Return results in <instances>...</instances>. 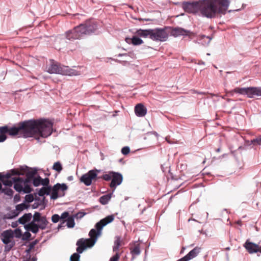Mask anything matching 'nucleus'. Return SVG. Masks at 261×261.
Here are the masks:
<instances>
[{
  "mask_svg": "<svg viewBox=\"0 0 261 261\" xmlns=\"http://www.w3.org/2000/svg\"><path fill=\"white\" fill-rule=\"evenodd\" d=\"M53 169L54 170L58 172V173H60L62 170L63 167H62V164H61L60 162H57L54 163L53 167Z\"/></svg>",
  "mask_w": 261,
  "mask_h": 261,
  "instance_id": "31",
  "label": "nucleus"
},
{
  "mask_svg": "<svg viewBox=\"0 0 261 261\" xmlns=\"http://www.w3.org/2000/svg\"><path fill=\"white\" fill-rule=\"evenodd\" d=\"M201 2L200 12L207 18H215L220 14H225L229 1H199Z\"/></svg>",
  "mask_w": 261,
  "mask_h": 261,
  "instance_id": "3",
  "label": "nucleus"
},
{
  "mask_svg": "<svg viewBox=\"0 0 261 261\" xmlns=\"http://www.w3.org/2000/svg\"><path fill=\"white\" fill-rule=\"evenodd\" d=\"M15 237L16 238H20L21 236V231L19 229H16L14 230Z\"/></svg>",
  "mask_w": 261,
  "mask_h": 261,
  "instance_id": "48",
  "label": "nucleus"
},
{
  "mask_svg": "<svg viewBox=\"0 0 261 261\" xmlns=\"http://www.w3.org/2000/svg\"><path fill=\"white\" fill-rule=\"evenodd\" d=\"M130 252L133 255H138L140 253L139 245H135L134 247L130 249Z\"/></svg>",
  "mask_w": 261,
  "mask_h": 261,
  "instance_id": "29",
  "label": "nucleus"
},
{
  "mask_svg": "<svg viewBox=\"0 0 261 261\" xmlns=\"http://www.w3.org/2000/svg\"><path fill=\"white\" fill-rule=\"evenodd\" d=\"M25 228L27 230L31 231L34 233H37L39 231L40 227L38 224L34 223V222H31L25 226Z\"/></svg>",
  "mask_w": 261,
  "mask_h": 261,
  "instance_id": "20",
  "label": "nucleus"
},
{
  "mask_svg": "<svg viewBox=\"0 0 261 261\" xmlns=\"http://www.w3.org/2000/svg\"><path fill=\"white\" fill-rule=\"evenodd\" d=\"M20 174H21L19 171L13 169L11 170L10 173H8L5 175H2V176L4 179H12V176Z\"/></svg>",
  "mask_w": 261,
  "mask_h": 261,
  "instance_id": "26",
  "label": "nucleus"
},
{
  "mask_svg": "<svg viewBox=\"0 0 261 261\" xmlns=\"http://www.w3.org/2000/svg\"><path fill=\"white\" fill-rule=\"evenodd\" d=\"M72 176H70V177H69V180L72 179Z\"/></svg>",
  "mask_w": 261,
  "mask_h": 261,
  "instance_id": "59",
  "label": "nucleus"
},
{
  "mask_svg": "<svg viewBox=\"0 0 261 261\" xmlns=\"http://www.w3.org/2000/svg\"><path fill=\"white\" fill-rule=\"evenodd\" d=\"M137 36L143 37L147 38L149 37L150 38L151 37V29L142 30L139 29L136 32Z\"/></svg>",
  "mask_w": 261,
  "mask_h": 261,
  "instance_id": "19",
  "label": "nucleus"
},
{
  "mask_svg": "<svg viewBox=\"0 0 261 261\" xmlns=\"http://www.w3.org/2000/svg\"><path fill=\"white\" fill-rule=\"evenodd\" d=\"M26 178L25 179H23V184H29L31 182V181L33 180V178H28V176H26Z\"/></svg>",
  "mask_w": 261,
  "mask_h": 261,
  "instance_id": "49",
  "label": "nucleus"
},
{
  "mask_svg": "<svg viewBox=\"0 0 261 261\" xmlns=\"http://www.w3.org/2000/svg\"><path fill=\"white\" fill-rule=\"evenodd\" d=\"M232 92L239 93L241 94L247 95V88H239L237 87L232 90Z\"/></svg>",
  "mask_w": 261,
  "mask_h": 261,
  "instance_id": "32",
  "label": "nucleus"
},
{
  "mask_svg": "<svg viewBox=\"0 0 261 261\" xmlns=\"http://www.w3.org/2000/svg\"><path fill=\"white\" fill-rule=\"evenodd\" d=\"M79 253H74L70 256V261H80Z\"/></svg>",
  "mask_w": 261,
  "mask_h": 261,
  "instance_id": "36",
  "label": "nucleus"
},
{
  "mask_svg": "<svg viewBox=\"0 0 261 261\" xmlns=\"http://www.w3.org/2000/svg\"><path fill=\"white\" fill-rule=\"evenodd\" d=\"M130 152V149L128 147H124L121 149V152L124 155H126Z\"/></svg>",
  "mask_w": 261,
  "mask_h": 261,
  "instance_id": "44",
  "label": "nucleus"
},
{
  "mask_svg": "<svg viewBox=\"0 0 261 261\" xmlns=\"http://www.w3.org/2000/svg\"><path fill=\"white\" fill-rule=\"evenodd\" d=\"M239 5H242V7H234V8H233V9L231 10L237 11L241 10L244 7L243 4H239Z\"/></svg>",
  "mask_w": 261,
  "mask_h": 261,
  "instance_id": "52",
  "label": "nucleus"
},
{
  "mask_svg": "<svg viewBox=\"0 0 261 261\" xmlns=\"http://www.w3.org/2000/svg\"><path fill=\"white\" fill-rule=\"evenodd\" d=\"M41 177L38 176L37 178H34L33 180V185L35 187H37L41 185Z\"/></svg>",
  "mask_w": 261,
  "mask_h": 261,
  "instance_id": "38",
  "label": "nucleus"
},
{
  "mask_svg": "<svg viewBox=\"0 0 261 261\" xmlns=\"http://www.w3.org/2000/svg\"><path fill=\"white\" fill-rule=\"evenodd\" d=\"M101 178L106 181H109L111 180V182L110 184V187L111 188L114 190L117 186L120 185L123 180L122 175L114 171H109L108 173L103 174Z\"/></svg>",
  "mask_w": 261,
  "mask_h": 261,
  "instance_id": "6",
  "label": "nucleus"
},
{
  "mask_svg": "<svg viewBox=\"0 0 261 261\" xmlns=\"http://www.w3.org/2000/svg\"><path fill=\"white\" fill-rule=\"evenodd\" d=\"M80 25L84 35L91 34L94 32L97 28L96 22L93 20H88L84 24H81Z\"/></svg>",
  "mask_w": 261,
  "mask_h": 261,
  "instance_id": "9",
  "label": "nucleus"
},
{
  "mask_svg": "<svg viewBox=\"0 0 261 261\" xmlns=\"http://www.w3.org/2000/svg\"><path fill=\"white\" fill-rule=\"evenodd\" d=\"M21 180L14 182V188L18 192H21L23 190V178L20 177Z\"/></svg>",
  "mask_w": 261,
  "mask_h": 261,
  "instance_id": "24",
  "label": "nucleus"
},
{
  "mask_svg": "<svg viewBox=\"0 0 261 261\" xmlns=\"http://www.w3.org/2000/svg\"><path fill=\"white\" fill-rule=\"evenodd\" d=\"M253 145H261V135L251 141Z\"/></svg>",
  "mask_w": 261,
  "mask_h": 261,
  "instance_id": "37",
  "label": "nucleus"
},
{
  "mask_svg": "<svg viewBox=\"0 0 261 261\" xmlns=\"http://www.w3.org/2000/svg\"><path fill=\"white\" fill-rule=\"evenodd\" d=\"M2 192L9 196H12L13 194V191L9 188H3L2 189Z\"/></svg>",
  "mask_w": 261,
  "mask_h": 261,
  "instance_id": "34",
  "label": "nucleus"
},
{
  "mask_svg": "<svg viewBox=\"0 0 261 261\" xmlns=\"http://www.w3.org/2000/svg\"><path fill=\"white\" fill-rule=\"evenodd\" d=\"M2 184L0 182V191L2 190Z\"/></svg>",
  "mask_w": 261,
  "mask_h": 261,
  "instance_id": "56",
  "label": "nucleus"
},
{
  "mask_svg": "<svg viewBox=\"0 0 261 261\" xmlns=\"http://www.w3.org/2000/svg\"><path fill=\"white\" fill-rule=\"evenodd\" d=\"M68 189L67 186L65 184L58 183L54 186L52 189L50 187H43L41 188L38 195L40 196H43L44 195H49L52 191L50 196L51 199H57L59 196H63L65 195L64 192Z\"/></svg>",
  "mask_w": 261,
  "mask_h": 261,
  "instance_id": "4",
  "label": "nucleus"
},
{
  "mask_svg": "<svg viewBox=\"0 0 261 261\" xmlns=\"http://www.w3.org/2000/svg\"><path fill=\"white\" fill-rule=\"evenodd\" d=\"M20 174H21L19 171L13 169L11 170L10 173H8L5 175H2V176L4 179H12V176Z\"/></svg>",
  "mask_w": 261,
  "mask_h": 261,
  "instance_id": "25",
  "label": "nucleus"
},
{
  "mask_svg": "<svg viewBox=\"0 0 261 261\" xmlns=\"http://www.w3.org/2000/svg\"><path fill=\"white\" fill-rule=\"evenodd\" d=\"M85 215V213L84 212H79L76 214V217L77 218L81 219L84 217Z\"/></svg>",
  "mask_w": 261,
  "mask_h": 261,
  "instance_id": "51",
  "label": "nucleus"
},
{
  "mask_svg": "<svg viewBox=\"0 0 261 261\" xmlns=\"http://www.w3.org/2000/svg\"><path fill=\"white\" fill-rule=\"evenodd\" d=\"M81 25L75 27L73 29L66 33V37L70 40L81 39L83 36V33Z\"/></svg>",
  "mask_w": 261,
  "mask_h": 261,
  "instance_id": "10",
  "label": "nucleus"
},
{
  "mask_svg": "<svg viewBox=\"0 0 261 261\" xmlns=\"http://www.w3.org/2000/svg\"><path fill=\"white\" fill-rule=\"evenodd\" d=\"M201 2L199 1L186 2L182 4V8L186 12L196 13L200 11Z\"/></svg>",
  "mask_w": 261,
  "mask_h": 261,
  "instance_id": "11",
  "label": "nucleus"
},
{
  "mask_svg": "<svg viewBox=\"0 0 261 261\" xmlns=\"http://www.w3.org/2000/svg\"><path fill=\"white\" fill-rule=\"evenodd\" d=\"M259 252L261 253V245L259 246Z\"/></svg>",
  "mask_w": 261,
  "mask_h": 261,
  "instance_id": "58",
  "label": "nucleus"
},
{
  "mask_svg": "<svg viewBox=\"0 0 261 261\" xmlns=\"http://www.w3.org/2000/svg\"><path fill=\"white\" fill-rule=\"evenodd\" d=\"M114 219V216L109 215L97 223L95 225L96 230L92 229L89 233V236L90 237L89 239H80L77 241L76 251L79 253H82L86 248L92 247L96 243L97 236L100 234L103 227L112 222Z\"/></svg>",
  "mask_w": 261,
  "mask_h": 261,
  "instance_id": "2",
  "label": "nucleus"
},
{
  "mask_svg": "<svg viewBox=\"0 0 261 261\" xmlns=\"http://www.w3.org/2000/svg\"><path fill=\"white\" fill-rule=\"evenodd\" d=\"M31 237V234L29 232H24V234L22 237V240H28L30 237Z\"/></svg>",
  "mask_w": 261,
  "mask_h": 261,
  "instance_id": "46",
  "label": "nucleus"
},
{
  "mask_svg": "<svg viewBox=\"0 0 261 261\" xmlns=\"http://www.w3.org/2000/svg\"><path fill=\"white\" fill-rule=\"evenodd\" d=\"M14 237V233L11 230L4 231L2 233V240L3 242L5 244H9L11 243V240Z\"/></svg>",
  "mask_w": 261,
  "mask_h": 261,
  "instance_id": "14",
  "label": "nucleus"
},
{
  "mask_svg": "<svg viewBox=\"0 0 261 261\" xmlns=\"http://www.w3.org/2000/svg\"><path fill=\"white\" fill-rule=\"evenodd\" d=\"M42 217L41 216V214L39 212H35L34 216H33V220L32 222H34L35 223L36 222H38L41 220Z\"/></svg>",
  "mask_w": 261,
  "mask_h": 261,
  "instance_id": "35",
  "label": "nucleus"
},
{
  "mask_svg": "<svg viewBox=\"0 0 261 261\" xmlns=\"http://www.w3.org/2000/svg\"><path fill=\"white\" fill-rule=\"evenodd\" d=\"M111 198V194H107V195H103L99 198V202L102 204H103V205L106 204L110 201Z\"/></svg>",
  "mask_w": 261,
  "mask_h": 261,
  "instance_id": "28",
  "label": "nucleus"
},
{
  "mask_svg": "<svg viewBox=\"0 0 261 261\" xmlns=\"http://www.w3.org/2000/svg\"><path fill=\"white\" fill-rule=\"evenodd\" d=\"M66 225V223L65 220H62L60 224L58 225V228H61L62 227H65Z\"/></svg>",
  "mask_w": 261,
  "mask_h": 261,
  "instance_id": "50",
  "label": "nucleus"
},
{
  "mask_svg": "<svg viewBox=\"0 0 261 261\" xmlns=\"http://www.w3.org/2000/svg\"><path fill=\"white\" fill-rule=\"evenodd\" d=\"M20 180H21V179L19 177H13L12 179H4L3 177L1 180L3 182L4 185L11 187L12 186L14 182Z\"/></svg>",
  "mask_w": 261,
  "mask_h": 261,
  "instance_id": "21",
  "label": "nucleus"
},
{
  "mask_svg": "<svg viewBox=\"0 0 261 261\" xmlns=\"http://www.w3.org/2000/svg\"><path fill=\"white\" fill-rule=\"evenodd\" d=\"M28 206L24 203H21L18 204L16 206V210L18 211H22L23 210L27 208Z\"/></svg>",
  "mask_w": 261,
  "mask_h": 261,
  "instance_id": "39",
  "label": "nucleus"
},
{
  "mask_svg": "<svg viewBox=\"0 0 261 261\" xmlns=\"http://www.w3.org/2000/svg\"><path fill=\"white\" fill-rule=\"evenodd\" d=\"M244 247L250 254L259 252V246L247 240L243 245Z\"/></svg>",
  "mask_w": 261,
  "mask_h": 261,
  "instance_id": "12",
  "label": "nucleus"
},
{
  "mask_svg": "<svg viewBox=\"0 0 261 261\" xmlns=\"http://www.w3.org/2000/svg\"><path fill=\"white\" fill-rule=\"evenodd\" d=\"M25 201L28 202H31L34 200V197L32 195L29 194L25 196Z\"/></svg>",
  "mask_w": 261,
  "mask_h": 261,
  "instance_id": "45",
  "label": "nucleus"
},
{
  "mask_svg": "<svg viewBox=\"0 0 261 261\" xmlns=\"http://www.w3.org/2000/svg\"><path fill=\"white\" fill-rule=\"evenodd\" d=\"M46 71L49 73H58L70 76L80 74L78 71L70 69L68 66H60L53 60H49L46 67Z\"/></svg>",
  "mask_w": 261,
  "mask_h": 261,
  "instance_id": "5",
  "label": "nucleus"
},
{
  "mask_svg": "<svg viewBox=\"0 0 261 261\" xmlns=\"http://www.w3.org/2000/svg\"><path fill=\"white\" fill-rule=\"evenodd\" d=\"M125 236L122 237L121 236H116L115 237L114 245L113 247V251L114 252H117L119 250L120 246L124 245L125 244Z\"/></svg>",
  "mask_w": 261,
  "mask_h": 261,
  "instance_id": "13",
  "label": "nucleus"
},
{
  "mask_svg": "<svg viewBox=\"0 0 261 261\" xmlns=\"http://www.w3.org/2000/svg\"><path fill=\"white\" fill-rule=\"evenodd\" d=\"M6 134L10 135V127L6 125L0 127V142H3L6 140Z\"/></svg>",
  "mask_w": 261,
  "mask_h": 261,
  "instance_id": "18",
  "label": "nucleus"
},
{
  "mask_svg": "<svg viewBox=\"0 0 261 261\" xmlns=\"http://www.w3.org/2000/svg\"><path fill=\"white\" fill-rule=\"evenodd\" d=\"M39 224L38 225L40 228L43 230L45 229L48 224V221L45 216L42 217L40 221H39Z\"/></svg>",
  "mask_w": 261,
  "mask_h": 261,
  "instance_id": "27",
  "label": "nucleus"
},
{
  "mask_svg": "<svg viewBox=\"0 0 261 261\" xmlns=\"http://www.w3.org/2000/svg\"><path fill=\"white\" fill-rule=\"evenodd\" d=\"M168 37V33L165 29H151L150 39L154 41H165Z\"/></svg>",
  "mask_w": 261,
  "mask_h": 261,
  "instance_id": "7",
  "label": "nucleus"
},
{
  "mask_svg": "<svg viewBox=\"0 0 261 261\" xmlns=\"http://www.w3.org/2000/svg\"><path fill=\"white\" fill-rule=\"evenodd\" d=\"M125 40L128 43L131 42L134 45H140L143 43V40L139 38L138 36H133L132 38H126Z\"/></svg>",
  "mask_w": 261,
  "mask_h": 261,
  "instance_id": "22",
  "label": "nucleus"
},
{
  "mask_svg": "<svg viewBox=\"0 0 261 261\" xmlns=\"http://www.w3.org/2000/svg\"><path fill=\"white\" fill-rule=\"evenodd\" d=\"M14 201L15 202L19 201V200H20V196H19V194L15 195V196H14Z\"/></svg>",
  "mask_w": 261,
  "mask_h": 261,
  "instance_id": "53",
  "label": "nucleus"
},
{
  "mask_svg": "<svg viewBox=\"0 0 261 261\" xmlns=\"http://www.w3.org/2000/svg\"><path fill=\"white\" fill-rule=\"evenodd\" d=\"M247 95L250 98L254 96H261V89L257 87H247Z\"/></svg>",
  "mask_w": 261,
  "mask_h": 261,
  "instance_id": "15",
  "label": "nucleus"
},
{
  "mask_svg": "<svg viewBox=\"0 0 261 261\" xmlns=\"http://www.w3.org/2000/svg\"><path fill=\"white\" fill-rule=\"evenodd\" d=\"M197 93L199 94H205V93H204V92H197Z\"/></svg>",
  "mask_w": 261,
  "mask_h": 261,
  "instance_id": "57",
  "label": "nucleus"
},
{
  "mask_svg": "<svg viewBox=\"0 0 261 261\" xmlns=\"http://www.w3.org/2000/svg\"><path fill=\"white\" fill-rule=\"evenodd\" d=\"M41 185L44 186H47L49 183V180L48 178H45L44 179H42L41 177Z\"/></svg>",
  "mask_w": 261,
  "mask_h": 261,
  "instance_id": "43",
  "label": "nucleus"
},
{
  "mask_svg": "<svg viewBox=\"0 0 261 261\" xmlns=\"http://www.w3.org/2000/svg\"><path fill=\"white\" fill-rule=\"evenodd\" d=\"M3 177V176H2V174L0 173V180H1Z\"/></svg>",
  "mask_w": 261,
  "mask_h": 261,
  "instance_id": "55",
  "label": "nucleus"
},
{
  "mask_svg": "<svg viewBox=\"0 0 261 261\" xmlns=\"http://www.w3.org/2000/svg\"><path fill=\"white\" fill-rule=\"evenodd\" d=\"M36 171H29L26 173V176H28V178H33L34 179V176L36 174Z\"/></svg>",
  "mask_w": 261,
  "mask_h": 261,
  "instance_id": "40",
  "label": "nucleus"
},
{
  "mask_svg": "<svg viewBox=\"0 0 261 261\" xmlns=\"http://www.w3.org/2000/svg\"><path fill=\"white\" fill-rule=\"evenodd\" d=\"M220 151V149H219V148H218V149H217V151Z\"/></svg>",
  "mask_w": 261,
  "mask_h": 261,
  "instance_id": "60",
  "label": "nucleus"
},
{
  "mask_svg": "<svg viewBox=\"0 0 261 261\" xmlns=\"http://www.w3.org/2000/svg\"><path fill=\"white\" fill-rule=\"evenodd\" d=\"M99 172L100 170L97 169L90 170L88 173L81 176L80 180L86 186H90L91 185L93 180H96L97 177V173Z\"/></svg>",
  "mask_w": 261,
  "mask_h": 261,
  "instance_id": "8",
  "label": "nucleus"
},
{
  "mask_svg": "<svg viewBox=\"0 0 261 261\" xmlns=\"http://www.w3.org/2000/svg\"><path fill=\"white\" fill-rule=\"evenodd\" d=\"M32 190L29 184H23V190L22 192L24 193H30Z\"/></svg>",
  "mask_w": 261,
  "mask_h": 261,
  "instance_id": "33",
  "label": "nucleus"
},
{
  "mask_svg": "<svg viewBox=\"0 0 261 261\" xmlns=\"http://www.w3.org/2000/svg\"><path fill=\"white\" fill-rule=\"evenodd\" d=\"M115 252H116V254L110 258V261H118L119 260L120 255L118 252V251Z\"/></svg>",
  "mask_w": 261,
  "mask_h": 261,
  "instance_id": "41",
  "label": "nucleus"
},
{
  "mask_svg": "<svg viewBox=\"0 0 261 261\" xmlns=\"http://www.w3.org/2000/svg\"><path fill=\"white\" fill-rule=\"evenodd\" d=\"M189 33V31L180 28H175L171 32V34L175 37L180 35H188Z\"/></svg>",
  "mask_w": 261,
  "mask_h": 261,
  "instance_id": "17",
  "label": "nucleus"
},
{
  "mask_svg": "<svg viewBox=\"0 0 261 261\" xmlns=\"http://www.w3.org/2000/svg\"><path fill=\"white\" fill-rule=\"evenodd\" d=\"M60 219V217L58 214H54L51 217V220L54 223L58 222Z\"/></svg>",
  "mask_w": 261,
  "mask_h": 261,
  "instance_id": "42",
  "label": "nucleus"
},
{
  "mask_svg": "<svg viewBox=\"0 0 261 261\" xmlns=\"http://www.w3.org/2000/svg\"><path fill=\"white\" fill-rule=\"evenodd\" d=\"M69 216V213L67 212H65L63 213L60 217V219L62 220H65L66 218H68Z\"/></svg>",
  "mask_w": 261,
  "mask_h": 261,
  "instance_id": "47",
  "label": "nucleus"
},
{
  "mask_svg": "<svg viewBox=\"0 0 261 261\" xmlns=\"http://www.w3.org/2000/svg\"><path fill=\"white\" fill-rule=\"evenodd\" d=\"M53 132V123L45 119H31L10 127V135L18 137L46 138Z\"/></svg>",
  "mask_w": 261,
  "mask_h": 261,
  "instance_id": "1",
  "label": "nucleus"
},
{
  "mask_svg": "<svg viewBox=\"0 0 261 261\" xmlns=\"http://www.w3.org/2000/svg\"><path fill=\"white\" fill-rule=\"evenodd\" d=\"M135 112L137 116L143 117L147 113V109L142 103L137 104L135 108Z\"/></svg>",
  "mask_w": 261,
  "mask_h": 261,
  "instance_id": "16",
  "label": "nucleus"
},
{
  "mask_svg": "<svg viewBox=\"0 0 261 261\" xmlns=\"http://www.w3.org/2000/svg\"><path fill=\"white\" fill-rule=\"evenodd\" d=\"M32 217L31 213L25 214L18 219L20 224H24L27 222H29Z\"/></svg>",
  "mask_w": 261,
  "mask_h": 261,
  "instance_id": "23",
  "label": "nucleus"
},
{
  "mask_svg": "<svg viewBox=\"0 0 261 261\" xmlns=\"http://www.w3.org/2000/svg\"><path fill=\"white\" fill-rule=\"evenodd\" d=\"M65 221L66 223V225L68 228H73L74 226V218L72 217H68Z\"/></svg>",
  "mask_w": 261,
  "mask_h": 261,
  "instance_id": "30",
  "label": "nucleus"
},
{
  "mask_svg": "<svg viewBox=\"0 0 261 261\" xmlns=\"http://www.w3.org/2000/svg\"><path fill=\"white\" fill-rule=\"evenodd\" d=\"M14 243H12V244H10L9 245H8L7 247H9V250H10L12 247L13 246H14Z\"/></svg>",
  "mask_w": 261,
  "mask_h": 261,
  "instance_id": "54",
  "label": "nucleus"
}]
</instances>
